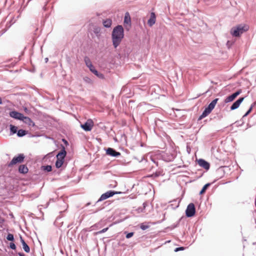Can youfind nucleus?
<instances>
[{"label": "nucleus", "instance_id": "obj_1", "mask_svg": "<svg viewBox=\"0 0 256 256\" xmlns=\"http://www.w3.org/2000/svg\"><path fill=\"white\" fill-rule=\"evenodd\" d=\"M124 36V30L122 26L118 25L114 28L112 33V40L115 48L120 44Z\"/></svg>", "mask_w": 256, "mask_h": 256}, {"label": "nucleus", "instance_id": "obj_2", "mask_svg": "<svg viewBox=\"0 0 256 256\" xmlns=\"http://www.w3.org/2000/svg\"><path fill=\"white\" fill-rule=\"evenodd\" d=\"M249 28V26L245 24H240L230 30V34L234 36H238L244 32L247 31Z\"/></svg>", "mask_w": 256, "mask_h": 256}, {"label": "nucleus", "instance_id": "obj_3", "mask_svg": "<svg viewBox=\"0 0 256 256\" xmlns=\"http://www.w3.org/2000/svg\"><path fill=\"white\" fill-rule=\"evenodd\" d=\"M66 152L64 146H62V150L58 152L56 156V167L58 168H60L64 162V160Z\"/></svg>", "mask_w": 256, "mask_h": 256}, {"label": "nucleus", "instance_id": "obj_4", "mask_svg": "<svg viewBox=\"0 0 256 256\" xmlns=\"http://www.w3.org/2000/svg\"><path fill=\"white\" fill-rule=\"evenodd\" d=\"M218 100V98H215L208 104V107L204 109L202 114L200 116L199 120H201L206 117L208 114L210 113L212 110L214 108V106Z\"/></svg>", "mask_w": 256, "mask_h": 256}, {"label": "nucleus", "instance_id": "obj_5", "mask_svg": "<svg viewBox=\"0 0 256 256\" xmlns=\"http://www.w3.org/2000/svg\"><path fill=\"white\" fill-rule=\"evenodd\" d=\"M218 100V98H215L208 104V107L204 109L202 114L200 116L199 120H201L206 117L208 114L210 113L212 110L214 108V106Z\"/></svg>", "mask_w": 256, "mask_h": 256}, {"label": "nucleus", "instance_id": "obj_6", "mask_svg": "<svg viewBox=\"0 0 256 256\" xmlns=\"http://www.w3.org/2000/svg\"><path fill=\"white\" fill-rule=\"evenodd\" d=\"M218 100V98H215L208 104V107L204 109L202 114L200 116L199 120H201L206 117L208 114L210 113L212 110L214 108V106Z\"/></svg>", "mask_w": 256, "mask_h": 256}, {"label": "nucleus", "instance_id": "obj_7", "mask_svg": "<svg viewBox=\"0 0 256 256\" xmlns=\"http://www.w3.org/2000/svg\"><path fill=\"white\" fill-rule=\"evenodd\" d=\"M196 212L194 205L193 203H190L187 206L186 210V215L188 218L194 216Z\"/></svg>", "mask_w": 256, "mask_h": 256}, {"label": "nucleus", "instance_id": "obj_8", "mask_svg": "<svg viewBox=\"0 0 256 256\" xmlns=\"http://www.w3.org/2000/svg\"><path fill=\"white\" fill-rule=\"evenodd\" d=\"M94 126V122L92 120L88 119L86 122L80 125V127L85 131L89 132L92 130Z\"/></svg>", "mask_w": 256, "mask_h": 256}, {"label": "nucleus", "instance_id": "obj_9", "mask_svg": "<svg viewBox=\"0 0 256 256\" xmlns=\"http://www.w3.org/2000/svg\"><path fill=\"white\" fill-rule=\"evenodd\" d=\"M24 158V156L23 154H19L13 158L10 163L8 164V166H12L14 164H16L17 163L22 162Z\"/></svg>", "mask_w": 256, "mask_h": 256}, {"label": "nucleus", "instance_id": "obj_10", "mask_svg": "<svg viewBox=\"0 0 256 256\" xmlns=\"http://www.w3.org/2000/svg\"><path fill=\"white\" fill-rule=\"evenodd\" d=\"M118 194V192H116L112 190H110L102 194L100 198L97 200V202L105 200L109 198H110L114 196L115 194Z\"/></svg>", "mask_w": 256, "mask_h": 256}, {"label": "nucleus", "instance_id": "obj_11", "mask_svg": "<svg viewBox=\"0 0 256 256\" xmlns=\"http://www.w3.org/2000/svg\"><path fill=\"white\" fill-rule=\"evenodd\" d=\"M241 90H239L232 94L230 96H229L224 100V102L228 103L233 101L241 93Z\"/></svg>", "mask_w": 256, "mask_h": 256}, {"label": "nucleus", "instance_id": "obj_12", "mask_svg": "<svg viewBox=\"0 0 256 256\" xmlns=\"http://www.w3.org/2000/svg\"><path fill=\"white\" fill-rule=\"evenodd\" d=\"M124 24V26L126 27V26H128V29L131 26V18L130 15L128 12L125 13Z\"/></svg>", "mask_w": 256, "mask_h": 256}, {"label": "nucleus", "instance_id": "obj_13", "mask_svg": "<svg viewBox=\"0 0 256 256\" xmlns=\"http://www.w3.org/2000/svg\"><path fill=\"white\" fill-rule=\"evenodd\" d=\"M244 98H240L234 102L230 106V110H234L237 109L240 106L241 103L243 102Z\"/></svg>", "mask_w": 256, "mask_h": 256}, {"label": "nucleus", "instance_id": "obj_14", "mask_svg": "<svg viewBox=\"0 0 256 256\" xmlns=\"http://www.w3.org/2000/svg\"><path fill=\"white\" fill-rule=\"evenodd\" d=\"M10 117L18 120H22V118H23V114H22L16 111L10 112Z\"/></svg>", "mask_w": 256, "mask_h": 256}, {"label": "nucleus", "instance_id": "obj_15", "mask_svg": "<svg viewBox=\"0 0 256 256\" xmlns=\"http://www.w3.org/2000/svg\"><path fill=\"white\" fill-rule=\"evenodd\" d=\"M106 153L107 154L114 157H117L120 155L119 152H116L112 148H108L106 150Z\"/></svg>", "mask_w": 256, "mask_h": 256}, {"label": "nucleus", "instance_id": "obj_16", "mask_svg": "<svg viewBox=\"0 0 256 256\" xmlns=\"http://www.w3.org/2000/svg\"><path fill=\"white\" fill-rule=\"evenodd\" d=\"M198 163L200 166L206 170H208L210 168V164L204 160L200 159L198 160Z\"/></svg>", "mask_w": 256, "mask_h": 256}, {"label": "nucleus", "instance_id": "obj_17", "mask_svg": "<svg viewBox=\"0 0 256 256\" xmlns=\"http://www.w3.org/2000/svg\"><path fill=\"white\" fill-rule=\"evenodd\" d=\"M156 16L154 12L150 13V18L148 21V24L150 26H152L156 22Z\"/></svg>", "mask_w": 256, "mask_h": 256}, {"label": "nucleus", "instance_id": "obj_18", "mask_svg": "<svg viewBox=\"0 0 256 256\" xmlns=\"http://www.w3.org/2000/svg\"><path fill=\"white\" fill-rule=\"evenodd\" d=\"M24 123L28 124L29 126H34V122L28 117L24 116L23 115L22 120Z\"/></svg>", "mask_w": 256, "mask_h": 256}, {"label": "nucleus", "instance_id": "obj_19", "mask_svg": "<svg viewBox=\"0 0 256 256\" xmlns=\"http://www.w3.org/2000/svg\"><path fill=\"white\" fill-rule=\"evenodd\" d=\"M102 24L104 28H110L112 24V20L110 18H106L102 20Z\"/></svg>", "mask_w": 256, "mask_h": 256}, {"label": "nucleus", "instance_id": "obj_20", "mask_svg": "<svg viewBox=\"0 0 256 256\" xmlns=\"http://www.w3.org/2000/svg\"><path fill=\"white\" fill-rule=\"evenodd\" d=\"M88 68H89L90 70L92 73H94V74H96L98 78H102L103 77L102 74H99L98 72L96 70L94 66L92 64V65H90V66H89Z\"/></svg>", "mask_w": 256, "mask_h": 256}, {"label": "nucleus", "instance_id": "obj_21", "mask_svg": "<svg viewBox=\"0 0 256 256\" xmlns=\"http://www.w3.org/2000/svg\"><path fill=\"white\" fill-rule=\"evenodd\" d=\"M18 171L21 174H26L28 172V168L26 165H20L19 166Z\"/></svg>", "mask_w": 256, "mask_h": 256}, {"label": "nucleus", "instance_id": "obj_22", "mask_svg": "<svg viewBox=\"0 0 256 256\" xmlns=\"http://www.w3.org/2000/svg\"><path fill=\"white\" fill-rule=\"evenodd\" d=\"M10 135L14 134L17 132V128L16 126L10 124Z\"/></svg>", "mask_w": 256, "mask_h": 256}, {"label": "nucleus", "instance_id": "obj_23", "mask_svg": "<svg viewBox=\"0 0 256 256\" xmlns=\"http://www.w3.org/2000/svg\"><path fill=\"white\" fill-rule=\"evenodd\" d=\"M26 134V132L23 130H19L17 132V136L18 137H22L24 136Z\"/></svg>", "mask_w": 256, "mask_h": 256}, {"label": "nucleus", "instance_id": "obj_24", "mask_svg": "<svg viewBox=\"0 0 256 256\" xmlns=\"http://www.w3.org/2000/svg\"><path fill=\"white\" fill-rule=\"evenodd\" d=\"M84 62L86 63V66L88 67L89 66H90V65L92 64V63L88 57H85L84 58Z\"/></svg>", "mask_w": 256, "mask_h": 256}, {"label": "nucleus", "instance_id": "obj_25", "mask_svg": "<svg viewBox=\"0 0 256 256\" xmlns=\"http://www.w3.org/2000/svg\"><path fill=\"white\" fill-rule=\"evenodd\" d=\"M22 248H23L24 250V252L27 253L29 252L30 251V248H29L28 246L26 243H24L22 245Z\"/></svg>", "mask_w": 256, "mask_h": 256}, {"label": "nucleus", "instance_id": "obj_26", "mask_svg": "<svg viewBox=\"0 0 256 256\" xmlns=\"http://www.w3.org/2000/svg\"><path fill=\"white\" fill-rule=\"evenodd\" d=\"M210 185V183H208L206 184L204 186L203 188H202V189L201 190L200 192V194H202L204 192V191L206 190V188Z\"/></svg>", "mask_w": 256, "mask_h": 256}, {"label": "nucleus", "instance_id": "obj_27", "mask_svg": "<svg viewBox=\"0 0 256 256\" xmlns=\"http://www.w3.org/2000/svg\"><path fill=\"white\" fill-rule=\"evenodd\" d=\"M42 168H43L44 170L48 172H50L52 170V166H51L47 165L46 166H43Z\"/></svg>", "mask_w": 256, "mask_h": 256}, {"label": "nucleus", "instance_id": "obj_28", "mask_svg": "<svg viewBox=\"0 0 256 256\" xmlns=\"http://www.w3.org/2000/svg\"><path fill=\"white\" fill-rule=\"evenodd\" d=\"M6 239L10 241H13L14 240V237L12 234H9L7 236Z\"/></svg>", "mask_w": 256, "mask_h": 256}, {"label": "nucleus", "instance_id": "obj_29", "mask_svg": "<svg viewBox=\"0 0 256 256\" xmlns=\"http://www.w3.org/2000/svg\"><path fill=\"white\" fill-rule=\"evenodd\" d=\"M149 228V226L146 224H142L140 226V228L143 230H144L146 229H148Z\"/></svg>", "mask_w": 256, "mask_h": 256}, {"label": "nucleus", "instance_id": "obj_30", "mask_svg": "<svg viewBox=\"0 0 256 256\" xmlns=\"http://www.w3.org/2000/svg\"><path fill=\"white\" fill-rule=\"evenodd\" d=\"M108 228H103L101 230L97 232H96V234L104 233V232H106L108 230Z\"/></svg>", "mask_w": 256, "mask_h": 256}, {"label": "nucleus", "instance_id": "obj_31", "mask_svg": "<svg viewBox=\"0 0 256 256\" xmlns=\"http://www.w3.org/2000/svg\"><path fill=\"white\" fill-rule=\"evenodd\" d=\"M134 233L133 232H128L126 235V238H130L134 236Z\"/></svg>", "mask_w": 256, "mask_h": 256}, {"label": "nucleus", "instance_id": "obj_32", "mask_svg": "<svg viewBox=\"0 0 256 256\" xmlns=\"http://www.w3.org/2000/svg\"><path fill=\"white\" fill-rule=\"evenodd\" d=\"M253 106H251L249 110H248V112L244 114V117L247 116L249 113L252 111V108Z\"/></svg>", "mask_w": 256, "mask_h": 256}, {"label": "nucleus", "instance_id": "obj_33", "mask_svg": "<svg viewBox=\"0 0 256 256\" xmlns=\"http://www.w3.org/2000/svg\"><path fill=\"white\" fill-rule=\"evenodd\" d=\"M10 246L12 250H15L16 248V246L14 242H10Z\"/></svg>", "mask_w": 256, "mask_h": 256}, {"label": "nucleus", "instance_id": "obj_34", "mask_svg": "<svg viewBox=\"0 0 256 256\" xmlns=\"http://www.w3.org/2000/svg\"><path fill=\"white\" fill-rule=\"evenodd\" d=\"M184 250V247H182V246H180V247L176 248L175 249L174 251H175L176 252H178V251H180V250Z\"/></svg>", "mask_w": 256, "mask_h": 256}, {"label": "nucleus", "instance_id": "obj_35", "mask_svg": "<svg viewBox=\"0 0 256 256\" xmlns=\"http://www.w3.org/2000/svg\"><path fill=\"white\" fill-rule=\"evenodd\" d=\"M20 242L22 244V246L24 244V243H26L24 240L22 238V236H20Z\"/></svg>", "mask_w": 256, "mask_h": 256}, {"label": "nucleus", "instance_id": "obj_36", "mask_svg": "<svg viewBox=\"0 0 256 256\" xmlns=\"http://www.w3.org/2000/svg\"><path fill=\"white\" fill-rule=\"evenodd\" d=\"M20 242L22 244V246L24 244V243H26L24 240L22 238V236H20Z\"/></svg>", "mask_w": 256, "mask_h": 256}, {"label": "nucleus", "instance_id": "obj_37", "mask_svg": "<svg viewBox=\"0 0 256 256\" xmlns=\"http://www.w3.org/2000/svg\"><path fill=\"white\" fill-rule=\"evenodd\" d=\"M84 80L86 81V82H88L90 80V79L88 78V77H86L84 78Z\"/></svg>", "mask_w": 256, "mask_h": 256}, {"label": "nucleus", "instance_id": "obj_38", "mask_svg": "<svg viewBox=\"0 0 256 256\" xmlns=\"http://www.w3.org/2000/svg\"><path fill=\"white\" fill-rule=\"evenodd\" d=\"M18 255H19V256H24V254L20 253V252L18 253Z\"/></svg>", "mask_w": 256, "mask_h": 256}, {"label": "nucleus", "instance_id": "obj_39", "mask_svg": "<svg viewBox=\"0 0 256 256\" xmlns=\"http://www.w3.org/2000/svg\"><path fill=\"white\" fill-rule=\"evenodd\" d=\"M44 60H45L46 62H47L48 61V58H45Z\"/></svg>", "mask_w": 256, "mask_h": 256}, {"label": "nucleus", "instance_id": "obj_40", "mask_svg": "<svg viewBox=\"0 0 256 256\" xmlns=\"http://www.w3.org/2000/svg\"><path fill=\"white\" fill-rule=\"evenodd\" d=\"M24 110H25L26 112V111H27V110H28L27 108H24Z\"/></svg>", "mask_w": 256, "mask_h": 256}]
</instances>
